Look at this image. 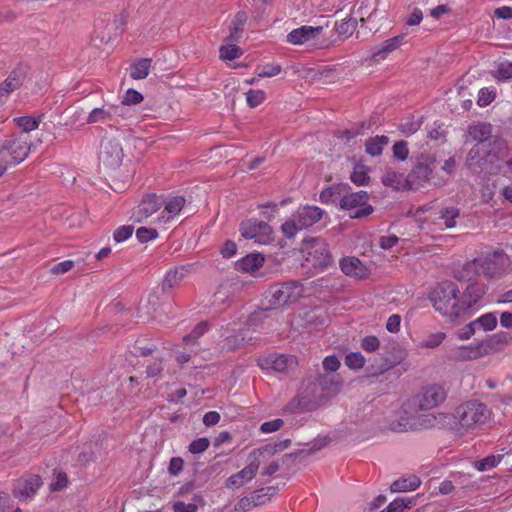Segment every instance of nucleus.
<instances>
[{
    "label": "nucleus",
    "mask_w": 512,
    "mask_h": 512,
    "mask_svg": "<svg viewBox=\"0 0 512 512\" xmlns=\"http://www.w3.org/2000/svg\"><path fill=\"white\" fill-rule=\"evenodd\" d=\"M486 293V286L481 283L468 284L460 291L453 281L438 283L429 293L433 308L448 322L455 323L470 317L478 310Z\"/></svg>",
    "instance_id": "obj_1"
},
{
    "label": "nucleus",
    "mask_w": 512,
    "mask_h": 512,
    "mask_svg": "<svg viewBox=\"0 0 512 512\" xmlns=\"http://www.w3.org/2000/svg\"><path fill=\"white\" fill-rule=\"evenodd\" d=\"M30 154V145L24 135H12L0 146V177L5 171L24 161Z\"/></svg>",
    "instance_id": "obj_2"
},
{
    "label": "nucleus",
    "mask_w": 512,
    "mask_h": 512,
    "mask_svg": "<svg viewBox=\"0 0 512 512\" xmlns=\"http://www.w3.org/2000/svg\"><path fill=\"white\" fill-rule=\"evenodd\" d=\"M324 211L318 206L305 205L299 207L291 217L281 225L287 238L294 237L299 231L307 229L322 219Z\"/></svg>",
    "instance_id": "obj_3"
},
{
    "label": "nucleus",
    "mask_w": 512,
    "mask_h": 512,
    "mask_svg": "<svg viewBox=\"0 0 512 512\" xmlns=\"http://www.w3.org/2000/svg\"><path fill=\"white\" fill-rule=\"evenodd\" d=\"M491 411L478 401H468L456 409L458 425L464 431L481 428L490 419Z\"/></svg>",
    "instance_id": "obj_4"
},
{
    "label": "nucleus",
    "mask_w": 512,
    "mask_h": 512,
    "mask_svg": "<svg viewBox=\"0 0 512 512\" xmlns=\"http://www.w3.org/2000/svg\"><path fill=\"white\" fill-rule=\"evenodd\" d=\"M300 252L305 261L312 267L326 270L333 264V257L328 249L326 241L319 237L303 240Z\"/></svg>",
    "instance_id": "obj_5"
},
{
    "label": "nucleus",
    "mask_w": 512,
    "mask_h": 512,
    "mask_svg": "<svg viewBox=\"0 0 512 512\" xmlns=\"http://www.w3.org/2000/svg\"><path fill=\"white\" fill-rule=\"evenodd\" d=\"M303 296V284L298 281H290L270 286L265 294V299L270 308H277L294 303Z\"/></svg>",
    "instance_id": "obj_6"
},
{
    "label": "nucleus",
    "mask_w": 512,
    "mask_h": 512,
    "mask_svg": "<svg viewBox=\"0 0 512 512\" xmlns=\"http://www.w3.org/2000/svg\"><path fill=\"white\" fill-rule=\"evenodd\" d=\"M495 142L476 143L468 152L466 164L471 172L479 174L491 169L499 160L494 151Z\"/></svg>",
    "instance_id": "obj_7"
},
{
    "label": "nucleus",
    "mask_w": 512,
    "mask_h": 512,
    "mask_svg": "<svg viewBox=\"0 0 512 512\" xmlns=\"http://www.w3.org/2000/svg\"><path fill=\"white\" fill-rule=\"evenodd\" d=\"M239 231L244 239L260 245H268L274 239L272 227L266 221L255 217L243 220Z\"/></svg>",
    "instance_id": "obj_8"
},
{
    "label": "nucleus",
    "mask_w": 512,
    "mask_h": 512,
    "mask_svg": "<svg viewBox=\"0 0 512 512\" xmlns=\"http://www.w3.org/2000/svg\"><path fill=\"white\" fill-rule=\"evenodd\" d=\"M481 275L487 279L500 277L508 266L512 264L510 256L503 251L488 252L478 257Z\"/></svg>",
    "instance_id": "obj_9"
},
{
    "label": "nucleus",
    "mask_w": 512,
    "mask_h": 512,
    "mask_svg": "<svg viewBox=\"0 0 512 512\" xmlns=\"http://www.w3.org/2000/svg\"><path fill=\"white\" fill-rule=\"evenodd\" d=\"M369 195L366 191H358L344 195L340 200V208L348 211L350 218H363L373 212L368 203Z\"/></svg>",
    "instance_id": "obj_10"
},
{
    "label": "nucleus",
    "mask_w": 512,
    "mask_h": 512,
    "mask_svg": "<svg viewBox=\"0 0 512 512\" xmlns=\"http://www.w3.org/2000/svg\"><path fill=\"white\" fill-rule=\"evenodd\" d=\"M434 162V159L429 156L421 155L417 158L412 171L405 180L409 189H418L430 180L434 169Z\"/></svg>",
    "instance_id": "obj_11"
},
{
    "label": "nucleus",
    "mask_w": 512,
    "mask_h": 512,
    "mask_svg": "<svg viewBox=\"0 0 512 512\" xmlns=\"http://www.w3.org/2000/svg\"><path fill=\"white\" fill-rule=\"evenodd\" d=\"M29 72V66L25 63H18L0 83V103H4L7 98L24 83Z\"/></svg>",
    "instance_id": "obj_12"
},
{
    "label": "nucleus",
    "mask_w": 512,
    "mask_h": 512,
    "mask_svg": "<svg viewBox=\"0 0 512 512\" xmlns=\"http://www.w3.org/2000/svg\"><path fill=\"white\" fill-rule=\"evenodd\" d=\"M260 454V450H255L250 454L248 464L241 471L231 475L227 479L228 488H240L255 477L260 466Z\"/></svg>",
    "instance_id": "obj_13"
},
{
    "label": "nucleus",
    "mask_w": 512,
    "mask_h": 512,
    "mask_svg": "<svg viewBox=\"0 0 512 512\" xmlns=\"http://www.w3.org/2000/svg\"><path fill=\"white\" fill-rule=\"evenodd\" d=\"M185 203V198L182 196H161V209L155 218V223L165 225L171 222L180 214Z\"/></svg>",
    "instance_id": "obj_14"
},
{
    "label": "nucleus",
    "mask_w": 512,
    "mask_h": 512,
    "mask_svg": "<svg viewBox=\"0 0 512 512\" xmlns=\"http://www.w3.org/2000/svg\"><path fill=\"white\" fill-rule=\"evenodd\" d=\"M490 343L481 341L470 345H462L451 349L450 359L459 362L479 359L489 353Z\"/></svg>",
    "instance_id": "obj_15"
},
{
    "label": "nucleus",
    "mask_w": 512,
    "mask_h": 512,
    "mask_svg": "<svg viewBox=\"0 0 512 512\" xmlns=\"http://www.w3.org/2000/svg\"><path fill=\"white\" fill-rule=\"evenodd\" d=\"M42 484V479L38 475L22 476L13 489V496L21 502L31 500Z\"/></svg>",
    "instance_id": "obj_16"
},
{
    "label": "nucleus",
    "mask_w": 512,
    "mask_h": 512,
    "mask_svg": "<svg viewBox=\"0 0 512 512\" xmlns=\"http://www.w3.org/2000/svg\"><path fill=\"white\" fill-rule=\"evenodd\" d=\"M257 363L262 370L285 372L293 368L297 364V361L294 356L273 353L259 358Z\"/></svg>",
    "instance_id": "obj_17"
},
{
    "label": "nucleus",
    "mask_w": 512,
    "mask_h": 512,
    "mask_svg": "<svg viewBox=\"0 0 512 512\" xmlns=\"http://www.w3.org/2000/svg\"><path fill=\"white\" fill-rule=\"evenodd\" d=\"M123 149L116 139H105L101 142L99 158L104 165L117 167L123 159Z\"/></svg>",
    "instance_id": "obj_18"
},
{
    "label": "nucleus",
    "mask_w": 512,
    "mask_h": 512,
    "mask_svg": "<svg viewBox=\"0 0 512 512\" xmlns=\"http://www.w3.org/2000/svg\"><path fill=\"white\" fill-rule=\"evenodd\" d=\"M161 209V196L149 194L143 197L141 202L134 208L132 217L136 222H144Z\"/></svg>",
    "instance_id": "obj_19"
},
{
    "label": "nucleus",
    "mask_w": 512,
    "mask_h": 512,
    "mask_svg": "<svg viewBox=\"0 0 512 512\" xmlns=\"http://www.w3.org/2000/svg\"><path fill=\"white\" fill-rule=\"evenodd\" d=\"M446 398V392L440 385L425 387L417 395V404L421 410L432 409L442 403Z\"/></svg>",
    "instance_id": "obj_20"
},
{
    "label": "nucleus",
    "mask_w": 512,
    "mask_h": 512,
    "mask_svg": "<svg viewBox=\"0 0 512 512\" xmlns=\"http://www.w3.org/2000/svg\"><path fill=\"white\" fill-rule=\"evenodd\" d=\"M342 272L353 278L365 279L369 275V269L356 257H344L340 261Z\"/></svg>",
    "instance_id": "obj_21"
},
{
    "label": "nucleus",
    "mask_w": 512,
    "mask_h": 512,
    "mask_svg": "<svg viewBox=\"0 0 512 512\" xmlns=\"http://www.w3.org/2000/svg\"><path fill=\"white\" fill-rule=\"evenodd\" d=\"M481 269L478 258L464 263L456 272L455 278L459 281L478 283L476 280L481 277Z\"/></svg>",
    "instance_id": "obj_22"
},
{
    "label": "nucleus",
    "mask_w": 512,
    "mask_h": 512,
    "mask_svg": "<svg viewBox=\"0 0 512 512\" xmlns=\"http://www.w3.org/2000/svg\"><path fill=\"white\" fill-rule=\"evenodd\" d=\"M123 107L120 106H109L107 108L100 107L94 108L87 117L88 124L95 123H107L114 120V116L121 115Z\"/></svg>",
    "instance_id": "obj_23"
},
{
    "label": "nucleus",
    "mask_w": 512,
    "mask_h": 512,
    "mask_svg": "<svg viewBox=\"0 0 512 512\" xmlns=\"http://www.w3.org/2000/svg\"><path fill=\"white\" fill-rule=\"evenodd\" d=\"M248 15L244 11H239L235 14L231 20L229 26V34L224 38L228 42L238 43L243 36L244 26L247 22Z\"/></svg>",
    "instance_id": "obj_24"
},
{
    "label": "nucleus",
    "mask_w": 512,
    "mask_h": 512,
    "mask_svg": "<svg viewBox=\"0 0 512 512\" xmlns=\"http://www.w3.org/2000/svg\"><path fill=\"white\" fill-rule=\"evenodd\" d=\"M404 38L405 35L401 34L385 40L378 46L377 50L372 53V59L376 62L386 59L389 53L395 51L403 44Z\"/></svg>",
    "instance_id": "obj_25"
},
{
    "label": "nucleus",
    "mask_w": 512,
    "mask_h": 512,
    "mask_svg": "<svg viewBox=\"0 0 512 512\" xmlns=\"http://www.w3.org/2000/svg\"><path fill=\"white\" fill-rule=\"evenodd\" d=\"M320 30V27L301 26L300 28L292 30L287 35V42L293 45L303 44L313 39Z\"/></svg>",
    "instance_id": "obj_26"
},
{
    "label": "nucleus",
    "mask_w": 512,
    "mask_h": 512,
    "mask_svg": "<svg viewBox=\"0 0 512 512\" xmlns=\"http://www.w3.org/2000/svg\"><path fill=\"white\" fill-rule=\"evenodd\" d=\"M264 263V257L259 253H252L246 255L242 259L238 260L235 264L236 270L245 273H253L262 267Z\"/></svg>",
    "instance_id": "obj_27"
},
{
    "label": "nucleus",
    "mask_w": 512,
    "mask_h": 512,
    "mask_svg": "<svg viewBox=\"0 0 512 512\" xmlns=\"http://www.w3.org/2000/svg\"><path fill=\"white\" fill-rule=\"evenodd\" d=\"M446 418L444 414L439 413L438 415L429 413L421 414L418 416H412V431H418L438 426L440 420Z\"/></svg>",
    "instance_id": "obj_28"
},
{
    "label": "nucleus",
    "mask_w": 512,
    "mask_h": 512,
    "mask_svg": "<svg viewBox=\"0 0 512 512\" xmlns=\"http://www.w3.org/2000/svg\"><path fill=\"white\" fill-rule=\"evenodd\" d=\"M151 59L142 58L130 65V76L134 80L145 79L150 72Z\"/></svg>",
    "instance_id": "obj_29"
},
{
    "label": "nucleus",
    "mask_w": 512,
    "mask_h": 512,
    "mask_svg": "<svg viewBox=\"0 0 512 512\" xmlns=\"http://www.w3.org/2000/svg\"><path fill=\"white\" fill-rule=\"evenodd\" d=\"M389 143L387 136L370 137L365 142L366 152L371 156H379L382 154L384 147Z\"/></svg>",
    "instance_id": "obj_30"
},
{
    "label": "nucleus",
    "mask_w": 512,
    "mask_h": 512,
    "mask_svg": "<svg viewBox=\"0 0 512 512\" xmlns=\"http://www.w3.org/2000/svg\"><path fill=\"white\" fill-rule=\"evenodd\" d=\"M492 125L489 123H480L474 126H471L469 129L470 136L477 141V143L481 142H491L490 138L492 135Z\"/></svg>",
    "instance_id": "obj_31"
},
{
    "label": "nucleus",
    "mask_w": 512,
    "mask_h": 512,
    "mask_svg": "<svg viewBox=\"0 0 512 512\" xmlns=\"http://www.w3.org/2000/svg\"><path fill=\"white\" fill-rule=\"evenodd\" d=\"M421 484L420 479L415 475H410L406 478H400L394 481L391 485L393 492H405L417 489Z\"/></svg>",
    "instance_id": "obj_32"
},
{
    "label": "nucleus",
    "mask_w": 512,
    "mask_h": 512,
    "mask_svg": "<svg viewBox=\"0 0 512 512\" xmlns=\"http://www.w3.org/2000/svg\"><path fill=\"white\" fill-rule=\"evenodd\" d=\"M220 59L222 60H235L241 57L243 50L237 45L236 42H228L223 40V44L219 48Z\"/></svg>",
    "instance_id": "obj_33"
},
{
    "label": "nucleus",
    "mask_w": 512,
    "mask_h": 512,
    "mask_svg": "<svg viewBox=\"0 0 512 512\" xmlns=\"http://www.w3.org/2000/svg\"><path fill=\"white\" fill-rule=\"evenodd\" d=\"M460 216V211L455 206L445 207L440 211V219L446 228H454L457 225V219Z\"/></svg>",
    "instance_id": "obj_34"
},
{
    "label": "nucleus",
    "mask_w": 512,
    "mask_h": 512,
    "mask_svg": "<svg viewBox=\"0 0 512 512\" xmlns=\"http://www.w3.org/2000/svg\"><path fill=\"white\" fill-rule=\"evenodd\" d=\"M275 494L276 489L274 487H267L254 490L250 495L254 505L261 506L268 502Z\"/></svg>",
    "instance_id": "obj_35"
},
{
    "label": "nucleus",
    "mask_w": 512,
    "mask_h": 512,
    "mask_svg": "<svg viewBox=\"0 0 512 512\" xmlns=\"http://www.w3.org/2000/svg\"><path fill=\"white\" fill-rule=\"evenodd\" d=\"M185 271L184 267H178L167 271L163 281V288H172L180 283L185 276Z\"/></svg>",
    "instance_id": "obj_36"
},
{
    "label": "nucleus",
    "mask_w": 512,
    "mask_h": 512,
    "mask_svg": "<svg viewBox=\"0 0 512 512\" xmlns=\"http://www.w3.org/2000/svg\"><path fill=\"white\" fill-rule=\"evenodd\" d=\"M389 429L398 433L412 431V416H409L407 413L401 415L397 420L389 424Z\"/></svg>",
    "instance_id": "obj_37"
},
{
    "label": "nucleus",
    "mask_w": 512,
    "mask_h": 512,
    "mask_svg": "<svg viewBox=\"0 0 512 512\" xmlns=\"http://www.w3.org/2000/svg\"><path fill=\"white\" fill-rule=\"evenodd\" d=\"M382 183L399 190L403 186V175L392 169H387L382 177Z\"/></svg>",
    "instance_id": "obj_38"
},
{
    "label": "nucleus",
    "mask_w": 512,
    "mask_h": 512,
    "mask_svg": "<svg viewBox=\"0 0 512 512\" xmlns=\"http://www.w3.org/2000/svg\"><path fill=\"white\" fill-rule=\"evenodd\" d=\"M282 71V67L278 63H267L262 66H257L255 73L258 78H270L277 76Z\"/></svg>",
    "instance_id": "obj_39"
},
{
    "label": "nucleus",
    "mask_w": 512,
    "mask_h": 512,
    "mask_svg": "<svg viewBox=\"0 0 512 512\" xmlns=\"http://www.w3.org/2000/svg\"><path fill=\"white\" fill-rule=\"evenodd\" d=\"M14 122L17 124L19 128L22 129L24 133H22L21 135L26 136L28 141L29 139L27 133L37 129L39 126V121H37L35 118L31 116H22L14 118Z\"/></svg>",
    "instance_id": "obj_40"
},
{
    "label": "nucleus",
    "mask_w": 512,
    "mask_h": 512,
    "mask_svg": "<svg viewBox=\"0 0 512 512\" xmlns=\"http://www.w3.org/2000/svg\"><path fill=\"white\" fill-rule=\"evenodd\" d=\"M503 457V455H489L479 461H476L474 463V467L480 472L492 469L501 462Z\"/></svg>",
    "instance_id": "obj_41"
},
{
    "label": "nucleus",
    "mask_w": 512,
    "mask_h": 512,
    "mask_svg": "<svg viewBox=\"0 0 512 512\" xmlns=\"http://www.w3.org/2000/svg\"><path fill=\"white\" fill-rule=\"evenodd\" d=\"M202 501L200 496L194 495L193 501L185 503L183 501H175L172 504L173 512H197L198 504Z\"/></svg>",
    "instance_id": "obj_42"
},
{
    "label": "nucleus",
    "mask_w": 512,
    "mask_h": 512,
    "mask_svg": "<svg viewBox=\"0 0 512 512\" xmlns=\"http://www.w3.org/2000/svg\"><path fill=\"white\" fill-rule=\"evenodd\" d=\"M351 181L356 185L368 184L370 177L368 175V169L364 165H356L350 176Z\"/></svg>",
    "instance_id": "obj_43"
},
{
    "label": "nucleus",
    "mask_w": 512,
    "mask_h": 512,
    "mask_svg": "<svg viewBox=\"0 0 512 512\" xmlns=\"http://www.w3.org/2000/svg\"><path fill=\"white\" fill-rule=\"evenodd\" d=\"M266 99V93L261 89H250L246 92V102L250 108H256Z\"/></svg>",
    "instance_id": "obj_44"
},
{
    "label": "nucleus",
    "mask_w": 512,
    "mask_h": 512,
    "mask_svg": "<svg viewBox=\"0 0 512 512\" xmlns=\"http://www.w3.org/2000/svg\"><path fill=\"white\" fill-rule=\"evenodd\" d=\"M496 98V90L494 88L484 87L479 90L477 97V105L485 107L491 104Z\"/></svg>",
    "instance_id": "obj_45"
},
{
    "label": "nucleus",
    "mask_w": 512,
    "mask_h": 512,
    "mask_svg": "<svg viewBox=\"0 0 512 512\" xmlns=\"http://www.w3.org/2000/svg\"><path fill=\"white\" fill-rule=\"evenodd\" d=\"M445 339L446 334L444 332L431 333L420 342V346L423 348H436L441 345Z\"/></svg>",
    "instance_id": "obj_46"
},
{
    "label": "nucleus",
    "mask_w": 512,
    "mask_h": 512,
    "mask_svg": "<svg viewBox=\"0 0 512 512\" xmlns=\"http://www.w3.org/2000/svg\"><path fill=\"white\" fill-rule=\"evenodd\" d=\"M208 330V323H199L194 330L183 338V342L186 346L194 345L199 337H201Z\"/></svg>",
    "instance_id": "obj_47"
},
{
    "label": "nucleus",
    "mask_w": 512,
    "mask_h": 512,
    "mask_svg": "<svg viewBox=\"0 0 512 512\" xmlns=\"http://www.w3.org/2000/svg\"><path fill=\"white\" fill-rule=\"evenodd\" d=\"M365 358L360 352H351L345 357V365L350 369H361L365 365Z\"/></svg>",
    "instance_id": "obj_48"
},
{
    "label": "nucleus",
    "mask_w": 512,
    "mask_h": 512,
    "mask_svg": "<svg viewBox=\"0 0 512 512\" xmlns=\"http://www.w3.org/2000/svg\"><path fill=\"white\" fill-rule=\"evenodd\" d=\"M474 321L477 328L481 327L484 331H491L497 325V319L492 313L484 314Z\"/></svg>",
    "instance_id": "obj_49"
},
{
    "label": "nucleus",
    "mask_w": 512,
    "mask_h": 512,
    "mask_svg": "<svg viewBox=\"0 0 512 512\" xmlns=\"http://www.w3.org/2000/svg\"><path fill=\"white\" fill-rule=\"evenodd\" d=\"M393 157L405 161L409 155L408 143L404 140L396 141L392 147Z\"/></svg>",
    "instance_id": "obj_50"
},
{
    "label": "nucleus",
    "mask_w": 512,
    "mask_h": 512,
    "mask_svg": "<svg viewBox=\"0 0 512 512\" xmlns=\"http://www.w3.org/2000/svg\"><path fill=\"white\" fill-rule=\"evenodd\" d=\"M158 237V232L154 228L140 227L136 230V238L141 243L152 241Z\"/></svg>",
    "instance_id": "obj_51"
},
{
    "label": "nucleus",
    "mask_w": 512,
    "mask_h": 512,
    "mask_svg": "<svg viewBox=\"0 0 512 512\" xmlns=\"http://www.w3.org/2000/svg\"><path fill=\"white\" fill-rule=\"evenodd\" d=\"M133 231L134 228L132 225L120 226L114 231L113 238L117 243L123 242L132 236Z\"/></svg>",
    "instance_id": "obj_52"
},
{
    "label": "nucleus",
    "mask_w": 512,
    "mask_h": 512,
    "mask_svg": "<svg viewBox=\"0 0 512 512\" xmlns=\"http://www.w3.org/2000/svg\"><path fill=\"white\" fill-rule=\"evenodd\" d=\"M210 445V441L206 437H201L198 439L193 440L189 445V451L192 454H199L208 449Z\"/></svg>",
    "instance_id": "obj_53"
},
{
    "label": "nucleus",
    "mask_w": 512,
    "mask_h": 512,
    "mask_svg": "<svg viewBox=\"0 0 512 512\" xmlns=\"http://www.w3.org/2000/svg\"><path fill=\"white\" fill-rule=\"evenodd\" d=\"M379 347L380 341L376 336H366L361 340V348L366 352H375Z\"/></svg>",
    "instance_id": "obj_54"
},
{
    "label": "nucleus",
    "mask_w": 512,
    "mask_h": 512,
    "mask_svg": "<svg viewBox=\"0 0 512 512\" xmlns=\"http://www.w3.org/2000/svg\"><path fill=\"white\" fill-rule=\"evenodd\" d=\"M411 503V500L405 501L403 498H397L392 501L385 510L381 512H403L404 509L409 507Z\"/></svg>",
    "instance_id": "obj_55"
},
{
    "label": "nucleus",
    "mask_w": 512,
    "mask_h": 512,
    "mask_svg": "<svg viewBox=\"0 0 512 512\" xmlns=\"http://www.w3.org/2000/svg\"><path fill=\"white\" fill-rule=\"evenodd\" d=\"M143 100V96L141 93L134 89H128L125 93V96L122 100L123 105H135L139 104Z\"/></svg>",
    "instance_id": "obj_56"
},
{
    "label": "nucleus",
    "mask_w": 512,
    "mask_h": 512,
    "mask_svg": "<svg viewBox=\"0 0 512 512\" xmlns=\"http://www.w3.org/2000/svg\"><path fill=\"white\" fill-rule=\"evenodd\" d=\"M73 267H74V261L65 260V261L59 262L56 265H54L50 269V272L53 275L59 276V275H63L65 273L69 272Z\"/></svg>",
    "instance_id": "obj_57"
},
{
    "label": "nucleus",
    "mask_w": 512,
    "mask_h": 512,
    "mask_svg": "<svg viewBox=\"0 0 512 512\" xmlns=\"http://www.w3.org/2000/svg\"><path fill=\"white\" fill-rule=\"evenodd\" d=\"M283 424H284V422L282 419H280V418L273 419L271 421L262 423L260 426V431L262 433H266V434L272 433V432L278 431L283 426Z\"/></svg>",
    "instance_id": "obj_58"
},
{
    "label": "nucleus",
    "mask_w": 512,
    "mask_h": 512,
    "mask_svg": "<svg viewBox=\"0 0 512 512\" xmlns=\"http://www.w3.org/2000/svg\"><path fill=\"white\" fill-rule=\"evenodd\" d=\"M163 369L162 362L159 359H153L146 367L147 377L158 376Z\"/></svg>",
    "instance_id": "obj_59"
},
{
    "label": "nucleus",
    "mask_w": 512,
    "mask_h": 512,
    "mask_svg": "<svg viewBox=\"0 0 512 512\" xmlns=\"http://www.w3.org/2000/svg\"><path fill=\"white\" fill-rule=\"evenodd\" d=\"M67 484H68V478H67L66 473L59 472L56 475L55 481L53 483H51L50 489L52 491H60V490L64 489L65 487H67Z\"/></svg>",
    "instance_id": "obj_60"
},
{
    "label": "nucleus",
    "mask_w": 512,
    "mask_h": 512,
    "mask_svg": "<svg viewBox=\"0 0 512 512\" xmlns=\"http://www.w3.org/2000/svg\"><path fill=\"white\" fill-rule=\"evenodd\" d=\"M477 329L475 321H472L459 331L457 336L460 340H468L475 334Z\"/></svg>",
    "instance_id": "obj_61"
},
{
    "label": "nucleus",
    "mask_w": 512,
    "mask_h": 512,
    "mask_svg": "<svg viewBox=\"0 0 512 512\" xmlns=\"http://www.w3.org/2000/svg\"><path fill=\"white\" fill-rule=\"evenodd\" d=\"M340 367V361L335 355H330L324 358L323 368L329 372H335Z\"/></svg>",
    "instance_id": "obj_62"
},
{
    "label": "nucleus",
    "mask_w": 512,
    "mask_h": 512,
    "mask_svg": "<svg viewBox=\"0 0 512 512\" xmlns=\"http://www.w3.org/2000/svg\"><path fill=\"white\" fill-rule=\"evenodd\" d=\"M400 325H401L400 315L392 314L386 322V329L391 333H397L400 330Z\"/></svg>",
    "instance_id": "obj_63"
},
{
    "label": "nucleus",
    "mask_w": 512,
    "mask_h": 512,
    "mask_svg": "<svg viewBox=\"0 0 512 512\" xmlns=\"http://www.w3.org/2000/svg\"><path fill=\"white\" fill-rule=\"evenodd\" d=\"M183 460L180 457H173L170 460L168 471L171 475L176 476L183 470Z\"/></svg>",
    "instance_id": "obj_64"
}]
</instances>
